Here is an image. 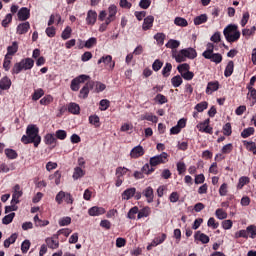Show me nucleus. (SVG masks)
I'll use <instances>...</instances> for the list:
<instances>
[{"instance_id":"obj_1","label":"nucleus","mask_w":256,"mask_h":256,"mask_svg":"<svg viewBox=\"0 0 256 256\" xmlns=\"http://www.w3.org/2000/svg\"><path fill=\"white\" fill-rule=\"evenodd\" d=\"M21 141L24 145L33 143L34 147H39L41 144V137L39 136V128L36 125H28L26 135H23Z\"/></svg>"},{"instance_id":"obj_2","label":"nucleus","mask_w":256,"mask_h":256,"mask_svg":"<svg viewBox=\"0 0 256 256\" xmlns=\"http://www.w3.org/2000/svg\"><path fill=\"white\" fill-rule=\"evenodd\" d=\"M223 35L228 43H237L241 39V31L237 24H229L223 30Z\"/></svg>"},{"instance_id":"obj_3","label":"nucleus","mask_w":256,"mask_h":256,"mask_svg":"<svg viewBox=\"0 0 256 256\" xmlns=\"http://www.w3.org/2000/svg\"><path fill=\"white\" fill-rule=\"evenodd\" d=\"M35 66V60L32 58H24L20 62L14 64L12 68V75H19L21 71H30Z\"/></svg>"},{"instance_id":"obj_4","label":"nucleus","mask_w":256,"mask_h":256,"mask_svg":"<svg viewBox=\"0 0 256 256\" xmlns=\"http://www.w3.org/2000/svg\"><path fill=\"white\" fill-rule=\"evenodd\" d=\"M169 154L162 152L160 155H156L150 158L149 164L151 167H157V165H163L169 161Z\"/></svg>"},{"instance_id":"obj_5","label":"nucleus","mask_w":256,"mask_h":256,"mask_svg":"<svg viewBox=\"0 0 256 256\" xmlns=\"http://www.w3.org/2000/svg\"><path fill=\"white\" fill-rule=\"evenodd\" d=\"M95 87V81H88L84 87L80 90L79 97L80 99H87L89 97V91L90 89H93Z\"/></svg>"},{"instance_id":"obj_6","label":"nucleus","mask_w":256,"mask_h":256,"mask_svg":"<svg viewBox=\"0 0 256 256\" xmlns=\"http://www.w3.org/2000/svg\"><path fill=\"white\" fill-rule=\"evenodd\" d=\"M101 63L107 65L111 70L115 69V62H113V56L111 55L102 56L98 60V65H101Z\"/></svg>"},{"instance_id":"obj_7","label":"nucleus","mask_w":256,"mask_h":256,"mask_svg":"<svg viewBox=\"0 0 256 256\" xmlns=\"http://www.w3.org/2000/svg\"><path fill=\"white\" fill-rule=\"evenodd\" d=\"M144 155L145 149H143V146L141 145L135 146L130 152V157L132 159H139V157H143Z\"/></svg>"},{"instance_id":"obj_8","label":"nucleus","mask_w":256,"mask_h":256,"mask_svg":"<svg viewBox=\"0 0 256 256\" xmlns=\"http://www.w3.org/2000/svg\"><path fill=\"white\" fill-rule=\"evenodd\" d=\"M142 195L146 198L147 203H153V199H155V192L153 191V187H146L142 191Z\"/></svg>"},{"instance_id":"obj_9","label":"nucleus","mask_w":256,"mask_h":256,"mask_svg":"<svg viewBox=\"0 0 256 256\" xmlns=\"http://www.w3.org/2000/svg\"><path fill=\"white\" fill-rule=\"evenodd\" d=\"M19 21H27L31 17V10L27 7H22L17 13Z\"/></svg>"},{"instance_id":"obj_10","label":"nucleus","mask_w":256,"mask_h":256,"mask_svg":"<svg viewBox=\"0 0 256 256\" xmlns=\"http://www.w3.org/2000/svg\"><path fill=\"white\" fill-rule=\"evenodd\" d=\"M31 29V24L29 22L20 23L16 28L17 35H25Z\"/></svg>"},{"instance_id":"obj_11","label":"nucleus","mask_w":256,"mask_h":256,"mask_svg":"<svg viewBox=\"0 0 256 256\" xmlns=\"http://www.w3.org/2000/svg\"><path fill=\"white\" fill-rule=\"evenodd\" d=\"M90 217H99V215H105V208L94 206L88 210Z\"/></svg>"},{"instance_id":"obj_12","label":"nucleus","mask_w":256,"mask_h":256,"mask_svg":"<svg viewBox=\"0 0 256 256\" xmlns=\"http://www.w3.org/2000/svg\"><path fill=\"white\" fill-rule=\"evenodd\" d=\"M204 59H209L212 63H216V65H219L223 61V55L220 53H214L208 54L207 56H204Z\"/></svg>"},{"instance_id":"obj_13","label":"nucleus","mask_w":256,"mask_h":256,"mask_svg":"<svg viewBox=\"0 0 256 256\" xmlns=\"http://www.w3.org/2000/svg\"><path fill=\"white\" fill-rule=\"evenodd\" d=\"M153 23H155V17L149 15L146 18H144V22L142 25L143 31H149V29H152Z\"/></svg>"},{"instance_id":"obj_14","label":"nucleus","mask_w":256,"mask_h":256,"mask_svg":"<svg viewBox=\"0 0 256 256\" xmlns=\"http://www.w3.org/2000/svg\"><path fill=\"white\" fill-rule=\"evenodd\" d=\"M172 57L175 59L176 63H185L187 58L185 54H183V49L177 52V50L172 51Z\"/></svg>"},{"instance_id":"obj_15","label":"nucleus","mask_w":256,"mask_h":256,"mask_svg":"<svg viewBox=\"0 0 256 256\" xmlns=\"http://www.w3.org/2000/svg\"><path fill=\"white\" fill-rule=\"evenodd\" d=\"M87 25H95L97 23V12L95 10H89L86 17Z\"/></svg>"},{"instance_id":"obj_16","label":"nucleus","mask_w":256,"mask_h":256,"mask_svg":"<svg viewBox=\"0 0 256 256\" xmlns=\"http://www.w3.org/2000/svg\"><path fill=\"white\" fill-rule=\"evenodd\" d=\"M195 241H201L203 245H206V243H209L211 239L209 236L205 233H201V231H197L194 235Z\"/></svg>"},{"instance_id":"obj_17","label":"nucleus","mask_w":256,"mask_h":256,"mask_svg":"<svg viewBox=\"0 0 256 256\" xmlns=\"http://www.w3.org/2000/svg\"><path fill=\"white\" fill-rule=\"evenodd\" d=\"M182 54L186 57V59L197 58V50L192 47L182 49Z\"/></svg>"},{"instance_id":"obj_18","label":"nucleus","mask_w":256,"mask_h":256,"mask_svg":"<svg viewBox=\"0 0 256 256\" xmlns=\"http://www.w3.org/2000/svg\"><path fill=\"white\" fill-rule=\"evenodd\" d=\"M44 143L45 145H52V147H55L57 145V138L55 137V134H46L44 136Z\"/></svg>"},{"instance_id":"obj_19","label":"nucleus","mask_w":256,"mask_h":256,"mask_svg":"<svg viewBox=\"0 0 256 256\" xmlns=\"http://www.w3.org/2000/svg\"><path fill=\"white\" fill-rule=\"evenodd\" d=\"M219 90V81L208 82L206 87V94L211 95V93Z\"/></svg>"},{"instance_id":"obj_20","label":"nucleus","mask_w":256,"mask_h":256,"mask_svg":"<svg viewBox=\"0 0 256 256\" xmlns=\"http://www.w3.org/2000/svg\"><path fill=\"white\" fill-rule=\"evenodd\" d=\"M233 71H235V62H233V60H230L225 67L224 76L231 77L233 75Z\"/></svg>"},{"instance_id":"obj_21","label":"nucleus","mask_w":256,"mask_h":256,"mask_svg":"<svg viewBox=\"0 0 256 256\" xmlns=\"http://www.w3.org/2000/svg\"><path fill=\"white\" fill-rule=\"evenodd\" d=\"M0 89H2V91H7L11 89V79H9V77L4 76L0 80Z\"/></svg>"},{"instance_id":"obj_22","label":"nucleus","mask_w":256,"mask_h":256,"mask_svg":"<svg viewBox=\"0 0 256 256\" xmlns=\"http://www.w3.org/2000/svg\"><path fill=\"white\" fill-rule=\"evenodd\" d=\"M136 188H128L122 193V199L124 201H129L132 197H135Z\"/></svg>"},{"instance_id":"obj_23","label":"nucleus","mask_w":256,"mask_h":256,"mask_svg":"<svg viewBox=\"0 0 256 256\" xmlns=\"http://www.w3.org/2000/svg\"><path fill=\"white\" fill-rule=\"evenodd\" d=\"M248 90L247 98L252 101L251 107L256 103V89L254 87L246 88Z\"/></svg>"},{"instance_id":"obj_24","label":"nucleus","mask_w":256,"mask_h":256,"mask_svg":"<svg viewBox=\"0 0 256 256\" xmlns=\"http://www.w3.org/2000/svg\"><path fill=\"white\" fill-rule=\"evenodd\" d=\"M68 111L72 115H79L81 113V107H79V104L72 102L68 105Z\"/></svg>"},{"instance_id":"obj_25","label":"nucleus","mask_w":256,"mask_h":256,"mask_svg":"<svg viewBox=\"0 0 256 256\" xmlns=\"http://www.w3.org/2000/svg\"><path fill=\"white\" fill-rule=\"evenodd\" d=\"M243 145L246 147L247 151H250V153H253V155H256V143L253 141H243Z\"/></svg>"},{"instance_id":"obj_26","label":"nucleus","mask_w":256,"mask_h":256,"mask_svg":"<svg viewBox=\"0 0 256 256\" xmlns=\"http://www.w3.org/2000/svg\"><path fill=\"white\" fill-rule=\"evenodd\" d=\"M149 215H151V208H149V206H146L141 210H138L137 219H143V217H149Z\"/></svg>"},{"instance_id":"obj_27","label":"nucleus","mask_w":256,"mask_h":256,"mask_svg":"<svg viewBox=\"0 0 256 256\" xmlns=\"http://www.w3.org/2000/svg\"><path fill=\"white\" fill-rule=\"evenodd\" d=\"M167 239V234L163 233L161 236L154 238L151 243V247H157V245H161Z\"/></svg>"},{"instance_id":"obj_28","label":"nucleus","mask_w":256,"mask_h":256,"mask_svg":"<svg viewBox=\"0 0 256 256\" xmlns=\"http://www.w3.org/2000/svg\"><path fill=\"white\" fill-rule=\"evenodd\" d=\"M181 45V42L175 39H170L166 43L167 49H172V52L175 51L174 49H178V47Z\"/></svg>"},{"instance_id":"obj_29","label":"nucleus","mask_w":256,"mask_h":256,"mask_svg":"<svg viewBox=\"0 0 256 256\" xmlns=\"http://www.w3.org/2000/svg\"><path fill=\"white\" fill-rule=\"evenodd\" d=\"M108 18H110L114 21L117 18V6L116 5L113 4L108 7Z\"/></svg>"},{"instance_id":"obj_30","label":"nucleus","mask_w":256,"mask_h":256,"mask_svg":"<svg viewBox=\"0 0 256 256\" xmlns=\"http://www.w3.org/2000/svg\"><path fill=\"white\" fill-rule=\"evenodd\" d=\"M251 135H255V128L253 127H248L241 132L242 139H247L251 137Z\"/></svg>"},{"instance_id":"obj_31","label":"nucleus","mask_w":256,"mask_h":256,"mask_svg":"<svg viewBox=\"0 0 256 256\" xmlns=\"http://www.w3.org/2000/svg\"><path fill=\"white\" fill-rule=\"evenodd\" d=\"M72 177L74 181H77V179H81V177H85V171L81 169V167H76L74 169V173Z\"/></svg>"},{"instance_id":"obj_32","label":"nucleus","mask_w":256,"mask_h":256,"mask_svg":"<svg viewBox=\"0 0 256 256\" xmlns=\"http://www.w3.org/2000/svg\"><path fill=\"white\" fill-rule=\"evenodd\" d=\"M46 245L49 247V249H58L59 240H55L53 238H46Z\"/></svg>"},{"instance_id":"obj_33","label":"nucleus","mask_w":256,"mask_h":256,"mask_svg":"<svg viewBox=\"0 0 256 256\" xmlns=\"http://www.w3.org/2000/svg\"><path fill=\"white\" fill-rule=\"evenodd\" d=\"M43 95H45V91L43 90V88H38L34 90V93L32 94V101H39V99H41Z\"/></svg>"},{"instance_id":"obj_34","label":"nucleus","mask_w":256,"mask_h":256,"mask_svg":"<svg viewBox=\"0 0 256 256\" xmlns=\"http://www.w3.org/2000/svg\"><path fill=\"white\" fill-rule=\"evenodd\" d=\"M207 14H201L200 16H196L194 18V25H203V23H207Z\"/></svg>"},{"instance_id":"obj_35","label":"nucleus","mask_w":256,"mask_h":256,"mask_svg":"<svg viewBox=\"0 0 256 256\" xmlns=\"http://www.w3.org/2000/svg\"><path fill=\"white\" fill-rule=\"evenodd\" d=\"M174 25H177L178 27H187L189 22H187V19L183 17H176L174 19Z\"/></svg>"},{"instance_id":"obj_36","label":"nucleus","mask_w":256,"mask_h":256,"mask_svg":"<svg viewBox=\"0 0 256 256\" xmlns=\"http://www.w3.org/2000/svg\"><path fill=\"white\" fill-rule=\"evenodd\" d=\"M4 153L8 159H17V157H19V154H17V151L11 148L5 149Z\"/></svg>"},{"instance_id":"obj_37","label":"nucleus","mask_w":256,"mask_h":256,"mask_svg":"<svg viewBox=\"0 0 256 256\" xmlns=\"http://www.w3.org/2000/svg\"><path fill=\"white\" fill-rule=\"evenodd\" d=\"M71 33H73V29L70 26H67L61 34L63 41H67V39H71Z\"/></svg>"},{"instance_id":"obj_38","label":"nucleus","mask_w":256,"mask_h":256,"mask_svg":"<svg viewBox=\"0 0 256 256\" xmlns=\"http://www.w3.org/2000/svg\"><path fill=\"white\" fill-rule=\"evenodd\" d=\"M172 69H173V65L171 63L167 62L162 69L163 77H169L171 75Z\"/></svg>"},{"instance_id":"obj_39","label":"nucleus","mask_w":256,"mask_h":256,"mask_svg":"<svg viewBox=\"0 0 256 256\" xmlns=\"http://www.w3.org/2000/svg\"><path fill=\"white\" fill-rule=\"evenodd\" d=\"M215 51V44L209 42L206 45V50L202 53V57H207V55H211Z\"/></svg>"},{"instance_id":"obj_40","label":"nucleus","mask_w":256,"mask_h":256,"mask_svg":"<svg viewBox=\"0 0 256 256\" xmlns=\"http://www.w3.org/2000/svg\"><path fill=\"white\" fill-rule=\"evenodd\" d=\"M19 51V44L17 42H13L11 46L7 47L8 55H15Z\"/></svg>"},{"instance_id":"obj_41","label":"nucleus","mask_w":256,"mask_h":256,"mask_svg":"<svg viewBox=\"0 0 256 256\" xmlns=\"http://www.w3.org/2000/svg\"><path fill=\"white\" fill-rule=\"evenodd\" d=\"M171 84L174 87H181V85H183V78L179 75H176V76L172 77Z\"/></svg>"},{"instance_id":"obj_42","label":"nucleus","mask_w":256,"mask_h":256,"mask_svg":"<svg viewBox=\"0 0 256 256\" xmlns=\"http://www.w3.org/2000/svg\"><path fill=\"white\" fill-rule=\"evenodd\" d=\"M13 21V14L9 13L5 16V18L2 20L1 25L5 29L9 27V24Z\"/></svg>"},{"instance_id":"obj_43","label":"nucleus","mask_w":256,"mask_h":256,"mask_svg":"<svg viewBox=\"0 0 256 256\" xmlns=\"http://www.w3.org/2000/svg\"><path fill=\"white\" fill-rule=\"evenodd\" d=\"M143 121H151V123H157L159 118L153 114L146 113L142 116Z\"/></svg>"},{"instance_id":"obj_44","label":"nucleus","mask_w":256,"mask_h":256,"mask_svg":"<svg viewBox=\"0 0 256 256\" xmlns=\"http://www.w3.org/2000/svg\"><path fill=\"white\" fill-rule=\"evenodd\" d=\"M12 195L18 199H21V197H23V190H21V186L19 184H16L14 186Z\"/></svg>"},{"instance_id":"obj_45","label":"nucleus","mask_w":256,"mask_h":256,"mask_svg":"<svg viewBox=\"0 0 256 256\" xmlns=\"http://www.w3.org/2000/svg\"><path fill=\"white\" fill-rule=\"evenodd\" d=\"M189 69H191V66H189V64H187V63L180 64L177 66V71L180 73L181 76L184 73H187L189 71Z\"/></svg>"},{"instance_id":"obj_46","label":"nucleus","mask_w":256,"mask_h":256,"mask_svg":"<svg viewBox=\"0 0 256 256\" xmlns=\"http://www.w3.org/2000/svg\"><path fill=\"white\" fill-rule=\"evenodd\" d=\"M13 219H15V213L11 212L2 219V223L3 225H9L10 223H13Z\"/></svg>"},{"instance_id":"obj_47","label":"nucleus","mask_w":256,"mask_h":256,"mask_svg":"<svg viewBox=\"0 0 256 256\" xmlns=\"http://www.w3.org/2000/svg\"><path fill=\"white\" fill-rule=\"evenodd\" d=\"M89 123L91 125H94V127H101L100 119H99V116L97 115H91L89 117Z\"/></svg>"},{"instance_id":"obj_48","label":"nucleus","mask_w":256,"mask_h":256,"mask_svg":"<svg viewBox=\"0 0 256 256\" xmlns=\"http://www.w3.org/2000/svg\"><path fill=\"white\" fill-rule=\"evenodd\" d=\"M248 183H249V177L247 176L240 177L237 185V189H243V187H245V185H248Z\"/></svg>"},{"instance_id":"obj_49","label":"nucleus","mask_w":256,"mask_h":256,"mask_svg":"<svg viewBox=\"0 0 256 256\" xmlns=\"http://www.w3.org/2000/svg\"><path fill=\"white\" fill-rule=\"evenodd\" d=\"M135 215H139V207L137 206H134L129 210L127 217L128 219H135L136 218Z\"/></svg>"},{"instance_id":"obj_50","label":"nucleus","mask_w":256,"mask_h":256,"mask_svg":"<svg viewBox=\"0 0 256 256\" xmlns=\"http://www.w3.org/2000/svg\"><path fill=\"white\" fill-rule=\"evenodd\" d=\"M95 45H97V38L91 37L85 42L84 47H86V49H91L95 47Z\"/></svg>"},{"instance_id":"obj_51","label":"nucleus","mask_w":256,"mask_h":256,"mask_svg":"<svg viewBox=\"0 0 256 256\" xmlns=\"http://www.w3.org/2000/svg\"><path fill=\"white\" fill-rule=\"evenodd\" d=\"M207 107H209V103H207V101H203L198 103L195 106L196 111H198V113H203V111H205V109H207Z\"/></svg>"},{"instance_id":"obj_52","label":"nucleus","mask_w":256,"mask_h":256,"mask_svg":"<svg viewBox=\"0 0 256 256\" xmlns=\"http://www.w3.org/2000/svg\"><path fill=\"white\" fill-rule=\"evenodd\" d=\"M56 139H59L60 141H65L67 139V131L65 130H57L55 132Z\"/></svg>"},{"instance_id":"obj_53","label":"nucleus","mask_w":256,"mask_h":256,"mask_svg":"<svg viewBox=\"0 0 256 256\" xmlns=\"http://www.w3.org/2000/svg\"><path fill=\"white\" fill-rule=\"evenodd\" d=\"M154 101L156 103H159V105H165V103H167V101H169L165 95L163 94H157L156 97L154 98Z\"/></svg>"},{"instance_id":"obj_54","label":"nucleus","mask_w":256,"mask_h":256,"mask_svg":"<svg viewBox=\"0 0 256 256\" xmlns=\"http://www.w3.org/2000/svg\"><path fill=\"white\" fill-rule=\"evenodd\" d=\"M222 131H223V135H225L226 137H230L231 133H233V130L231 128V123H226L223 128H222Z\"/></svg>"},{"instance_id":"obj_55","label":"nucleus","mask_w":256,"mask_h":256,"mask_svg":"<svg viewBox=\"0 0 256 256\" xmlns=\"http://www.w3.org/2000/svg\"><path fill=\"white\" fill-rule=\"evenodd\" d=\"M66 193L67 192H65V191L58 192V194L55 197V201H56V203H58V205H61L63 203V201L65 200Z\"/></svg>"},{"instance_id":"obj_56","label":"nucleus","mask_w":256,"mask_h":256,"mask_svg":"<svg viewBox=\"0 0 256 256\" xmlns=\"http://www.w3.org/2000/svg\"><path fill=\"white\" fill-rule=\"evenodd\" d=\"M178 174L183 175L185 171H187V165H185V162H178L176 164Z\"/></svg>"},{"instance_id":"obj_57","label":"nucleus","mask_w":256,"mask_h":256,"mask_svg":"<svg viewBox=\"0 0 256 256\" xmlns=\"http://www.w3.org/2000/svg\"><path fill=\"white\" fill-rule=\"evenodd\" d=\"M250 17H251V15L249 14V12H244L243 13L242 19L240 21L241 27H245V25H247V23H249Z\"/></svg>"},{"instance_id":"obj_58","label":"nucleus","mask_w":256,"mask_h":256,"mask_svg":"<svg viewBox=\"0 0 256 256\" xmlns=\"http://www.w3.org/2000/svg\"><path fill=\"white\" fill-rule=\"evenodd\" d=\"M215 215H216L217 219H220V220L227 219V212H225L221 208H218L216 210Z\"/></svg>"},{"instance_id":"obj_59","label":"nucleus","mask_w":256,"mask_h":256,"mask_svg":"<svg viewBox=\"0 0 256 256\" xmlns=\"http://www.w3.org/2000/svg\"><path fill=\"white\" fill-rule=\"evenodd\" d=\"M50 103H53V96L46 95L40 100V105H50Z\"/></svg>"},{"instance_id":"obj_60","label":"nucleus","mask_w":256,"mask_h":256,"mask_svg":"<svg viewBox=\"0 0 256 256\" xmlns=\"http://www.w3.org/2000/svg\"><path fill=\"white\" fill-rule=\"evenodd\" d=\"M231 151H233L232 143L224 145L221 149V153H223L224 155H229V153H231Z\"/></svg>"},{"instance_id":"obj_61","label":"nucleus","mask_w":256,"mask_h":256,"mask_svg":"<svg viewBox=\"0 0 256 256\" xmlns=\"http://www.w3.org/2000/svg\"><path fill=\"white\" fill-rule=\"evenodd\" d=\"M154 39L157 41L158 45H163V43H165V34L157 33L154 35Z\"/></svg>"},{"instance_id":"obj_62","label":"nucleus","mask_w":256,"mask_h":256,"mask_svg":"<svg viewBox=\"0 0 256 256\" xmlns=\"http://www.w3.org/2000/svg\"><path fill=\"white\" fill-rule=\"evenodd\" d=\"M55 19H58V23H61V15L60 14H52L48 21V27H51L53 23H55Z\"/></svg>"},{"instance_id":"obj_63","label":"nucleus","mask_w":256,"mask_h":256,"mask_svg":"<svg viewBox=\"0 0 256 256\" xmlns=\"http://www.w3.org/2000/svg\"><path fill=\"white\" fill-rule=\"evenodd\" d=\"M163 67V62L161 60L156 59L152 64L153 71H160V69Z\"/></svg>"},{"instance_id":"obj_64","label":"nucleus","mask_w":256,"mask_h":256,"mask_svg":"<svg viewBox=\"0 0 256 256\" xmlns=\"http://www.w3.org/2000/svg\"><path fill=\"white\" fill-rule=\"evenodd\" d=\"M246 229H247L248 235H250L251 239H255V237H256L255 225H250Z\"/></svg>"}]
</instances>
